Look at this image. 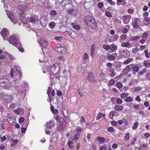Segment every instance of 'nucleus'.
I'll list each match as a JSON object with an SVG mask.
<instances>
[{
	"mask_svg": "<svg viewBox=\"0 0 150 150\" xmlns=\"http://www.w3.org/2000/svg\"><path fill=\"white\" fill-rule=\"evenodd\" d=\"M18 143V140H15L11 144L12 147L14 146L17 143Z\"/></svg>",
	"mask_w": 150,
	"mask_h": 150,
	"instance_id": "61",
	"label": "nucleus"
},
{
	"mask_svg": "<svg viewBox=\"0 0 150 150\" xmlns=\"http://www.w3.org/2000/svg\"><path fill=\"white\" fill-rule=\"evenodd\" d=\"M103 48L105 50H108L110 49V45H104L103 46Z\"/></svg>",
	"mask_w": 150,
	"mask_h": 150,
	"instance_id": "49",
	"label": "nucleus"
},
{
	"mask_svg": "<svg viewBox=\"0 0 150 150\" xmlns=\"http://www.w3.org/2000/svg\"><path fill=\"white\" fill-rule=\"evenodd\" d=\"M52 90V88L51 87H48V89L47 90V93L48 95V97L49 99V101L50 102L51 101V100L50 98V93Z\"/></svg>",
	"mask_w": 150,
	"mask_h": 150,
	"instance_id": "34",
	"label": "nucleus"
},
{
	"mask_svg": "<svg viewBox=\"0 0 150 150\" xmlns=\"http://www.w3.org/2000/svg\"><path fill=\"white\" fill-rule=\"evenodd\" d=\"M69 35L72 38H74L75 37H76L77 34L75 32L73 31L70 33V35L69 34Z\"/></svg>",
	"mask_w": 150,
	"mask_h": 150,
	"instance_id": "45",
	"label": "nucleus"
},
{
	"mask_svg": "<svg viewBox=\"0 0 150 150\" xmlns=\"http://www.w3.org/2000/svg\"><path fill=\"white\" fill-rule=\"evenodd\" d=\"M115 112V111H112L110 112L109 114V117L111 119H112L113 118Z\"/></svg>",
	"mask_w": 150,
	"mask_h": 150,
	"instance_id": "54",
	"label": "nucleus"
},
{
	"mask_svg": "<svg viewBox=\"0 0 150 150\" xmlns=\"http://www.w3.org/2000/svg\"><path fill=\"white\" fill-rule=\"evenodd\" d=\"M17 47L19 51L21 52H24V49L22 47H21V43H20V45L17 46H16Z\"/></svg>",
	"mask_w": 150,
	"mask_h": 150,
	"instance_id": "55",
	"label": "nucleus"
},
{
	"mask_svg": "<svg viewBox=\"0 0 150 150\" xmlns=\"http://www.w3.org/2000/svg\"><path fill=\"white\" fill-rule=\"evenodd\" d=\"M138 125V123L137 122H135L132 126V129L133 130L136 129Z\"/></svg>",
	"mask_w": 150,
	"mask_h": 150,
	"instance_id": "42",
	"label": "nucleus"
},
{
	"mask_svg": "<svg viewBox=\"0 0 150 150\" xmlns=\"http://www.w3.org/2000/svg\"><path fill=\"white\" fill-rule=\"evenodd\" d=\"M114 22L116 23H120L121 21L117 18H115L113 21Z\"/></svg>",
	"mask_w": 150,
	"mask_h": 150,
	"instance_id": "56",
	"label": "nucleus"
},
{
	"mask_svg": "<svg viewBox=\"0 0 150 150\" xmlns=\"http://www.w3.org/2000/svg\"><path fill=\"white\" fill-rule=\"evenodd\" d=\"M123 107L121 105H116L115 106V109L117 111H120L123 109Z\"/></svg>",
	"mask_w": 150,
	"mask_h": 150,
	"instance_id": "27",
	"label": "nucleus"
},
{
	"mask_svg": "<svg viewBox=\"0 0 150 150\" xmlns=\"http://www.w3.org/2000/svg\"><path fill=\"white\" fill-rule=\"evenodd\" d=\"M126 35L125 34H122L120 38L122 40H124L126 38Z\"/></svg>",
	"mask_w": 150,
	"mask_h": 150,
	"instance_id": "64",
	"label": "nucleus"
},
{
	"mask_svg": "<svg viewBox=\"0 0 150 150\" xmlns=\"http://www.w3.org/2000/svg\"><path fill=\"white\" fill-rule=\"evenodd\" d=\"M107 130L110 132H113L114 130V129L112 127H109L107 128Z\"/></svg>",
	"mask_w": 150,
	"mask_h": 150,
	"instance_id": "47",
	"label": "nucleus"
},
{
	"mask_svg": "<svg viewBox=\"0 0 150 150\" xmlns=\"http://www.w3.org/2000/svg\"><path fill=\"white\" fill-rule=\"evenodd\" d=\"M25 124V125H22V126L25 127H21V132L22 133H24L25 132L27 127L28 125V120L25 121L24 123Z\"/></svg>",
	"mask_w": 150,
	"mask_h": 150,
	"instance_id": "20",
	"label": "nucleus"
},
{
	"mask_svg": "<svg viewBox=\"0 0 150 150\" xmlns=\"http://www.w3.org/2000/svg\"><path fill=\"white\" fill-rule=\"evenodd\" d=\"M128 95L129 94L128 93H123L121 94L120 97L122 99H123L127 97Z\"/></svg>",
	"mask_w": 150,
	"mask_h": 150,
	"instance_id": "40",
	"label": "nucleus"
},
{
	"mask_svg": "<svg viewBox=\"0 0 150 150\" xmlns=\"http://www.w3.org/2000/svg\"><path fill=\"white\" fill-rule=\"evenodd\" d=\"M131 18L130 15L124 16L123 17V20L124 23L127 24L128 23Z\"/></svg>",
	"mask_w": 150,
	"mask_h": 150,
	"instance_id": "18",
	"label": "nucleus"
},
{
	"mask_svg": "<svg viewBox=\"0 0 150 150\" xmlns=\"http://www.w3.org/2000/svg\"><path fill=\"white\" fill-rule=\"evenodd\" d=\"M133 100V98L130 96L127 97L125 99L124 101L127 102H132Z\"/></svg>",
	"mask_w": 150,
	"mask_h": 150,
	"instance_id": "33",
	"label": "nucleus"
},
{
	"mask_svg": "<svg viewBox=\"0 0 150 150\" xmlns=\"http://www.w3.org/2000/svg\"><path fill=\"white\" fill-rule=\"evenodd\" d=\"M85 21L87 25L91 28H95L97 24L93 16H86L85 18Z\"/></svg>",
	"mask_w": 150,
	"mask_h": 150,
	"instance_id": "1",
	"label": "nucleus"
},
{
	"mask_svg": "<svg viewBox=\"0 0 150 150\" xmlns=\"http://www.w3.org/2000/svg\"><path fill=\"white\" fill-rule=\"evenodd\" d=\"M5 54L7 55L11 60H13L14 59H15V57L11 55V54L8 53L7 52L5 53Z\"/></svg>",
	"mask_w": 150,
	"mask_h": 150,
	"instance_id": "48",
	"label": "nucleus"
},
{
	"mask_svg": "<svg viewBox=\"0 0 150 150\" xmlns=\"http://www.w3.org/2000/svg\"><path fill=\"white\" fill-rule=\"evenodd\" d=\"M125 70L128 72L132 70L133 73L138 72L139 70V68L137 65L134 64L129 65L125 69Z\"/></svg>",
	"mask_w": 150,
	"mask_h": 150,
	"instance_id": "6",
	"label": "nucleus"
},
{
	"mask_svg": "<svg viewBox=\"0 0 150 150\" xmlns=\"http://www.w3.org/2000/svg\"><path fill=\"white\" fill-rule=\"evenodd\" d=\"M39 42L40 44L43 47H47L48 46V42L47 40L44 38H41Z\"/></svg>",
	"mask_w": 150,
	"mask_h": 150,
	"instance_id": "15",
	"label": "nucleus"
},
{
	"mask_svg": "<svg viewBox=\"0 0 150 150\" xmlns=\"http://www.w3.org/2000/svg\"><path fill=\"white\" fill-rule=\"evenodd\" d=\"M109 84L110 86H112L115 83V81L114 80L112 79H111L109 81Z\"/></svg>",
	"mask_w": 150,
	"mask_h": 150,
	"instance_id": "60",
	"label": "nucleus"
},
{
	"mask_svg": "<svg viewBox=\"0 0 150 150\" xmlns=\"http://www.w3.org/2000/svg\"><path fill=\"white\" fill-rule=\"evenodd\" d=\"M59 121V124L63 125L66 121V119L65 118L61 117L60 118Z\"/></svg>",
	"mask_w": 150,
	"mask_h": 150,
	"instance_id": "41",
	"label": "nucleus"
},
{
	"mask_svg": "<svg viewBox=\"0 0 150 150\" xmlns=\"http://www.w3.org/2000/svg\"><path fill=\"white\" fill-rule=\"evenodd\" d=\"M143 65L146 67H150V64L146 61L144 62Z\"/></svg>",
	"mask_w": 150,
	"mask_h": 150,
	"instance_id": "52",
	"label": "nucleus"
},
{
	"mask_svg": "<svg viewBox=\"0 0 150 150\" xmlns=\"http://www.w3.org/2000/svg\"><path fill=\"white\" fill-rule=\"evenodd\" d=\"M116 102L117 104H121L122 102V100L120 98H117L116 100Z\"/></svg>",
	"mask_w": 150,
	"mask_h": 150,
	"instance_id": "57",
	"label": "nucleus"
},
{
	"mask_svg": "<svg viewBox=\"0 0 150 150\" xmlns=\"http://www.w3.org/2000/svg\"><path fill=\"white\" fill-rule=\"evenodd\" d=\"M40 23L41 25L43 27H45L48 23V20L47 19L44 17H42L40 19Z\"/></svg>",
	"mask_w": 150,
	"mask_h": 150,
	"instance_id": "16",
	"label": "nucleus"
},
{
	"mask_svg": "<svg viewBox=\"0 0 150 150\" xmlns=\"http://www.w3.org/2000/svg\"><path fill=\"white\" fill-rule=\"evenodd\" d=\"M11 86L10 82L8 79L5 78L0 79V86L4 87L5 88L8 90Z\"/></svg>",
	"mask_w": 150,
	"mask_h": 150,
	"instance_id": "3",
	"label": "nucleus"
},
{
	"mask_svg": "<svg viewBox=\"0 0 150 150\" xmlns=\"http://www.w3.org/2000/svg\"><path fill=\"white\" fill-rule=\"evenodd\" d=\"M62 46L60 44H57L55 45V50L56 51L61 53L62 52Z\"/></svg>",
	"mask_w": 150,
	"mask_h": 150,
	"instance_id": "23",
	"label": "nucleus"
},
{
	"mask_svg": "<svg viewBox=\"0 0 150 150\" xmlns=\"http://www.w3.org/2000/svg\"><path fill=\"white\" fill-rule=\"evenodd\" d=\"M87 79L91 83H93L96 82L95 76L92 72H90L88 73L87 76Z\"/></svg>",
	"mask_w": 150,
	"mask_h": 150,
	"instance_id": "12",
	"label": "nucleus"
},
{
	"mask_svg": "<svg viewBox=\"0 0 150 150\" xmlns=\"http://www.w3.org/2000/svg\"><path fill=\"white\" fill-rule=\"evenodd\" d=\"M80 134L79 133H76L71 137V139L75 143L79 139Z\"/></svg>",
	"mask_w": 150,
	"mask_h": 150,
	"instance_id": "17",
	"label": "nucleus"
},
{
	"mask_svg": "<svg viewBox=\"0 0 150 150\" xmlns=\"http://www.w3.org/2000/svg\"><path fill=\"white\" fill-rule=\"evenodd\" d=\"M59 66L57 64H53L50 68V74L51 75H55L59 72Z\"/></svg>",
	"mask_w": 150,
	"mask_h": 150,
	"instance_id": "7",
	"label": "nucleus"
},
{
	"mask_svg": "<svg viewBox=\"0 0 150 150\" xmlns=\"http://www.w3.org/2000/svg\"><path fill=\"white\" fill-rule=\"evenodd\" d=\"M96 139L99 142H101L103 143L105 141V139L103 137H98L96 138Z\"/></svg>",
	"mask_w": 150,
	"mask_h": 150,
	"instance_id": "32",
	"label": "nucleus"
},
{
	"mask_svg": "<svg viewBox=\"0 0 150 150\" xmlns=\"http://www.w3.org/2000/svg\"><path fill=\"white\" fill-rule=\"evenodd\" d=\"M54 122L53 121H51L49 122H47V127L46 128H48V129H50L53 125Z\"/></svg>",
	"mask_w": 150,
	"mask_h": 150,
	"instance_id": "28",
	"label": "nucleus"
},
{
	"mask_svg": "<svg viewBox=\"0 0 150 150\" xmlns=\"http://www.w3.org/2000/svg\"><path fill=\"white\" fill-rule=\"evenodd\" d=\"M61 50H62V52H61V53L65 54L67 52V49L65 47H62V48Z\"/></svg>",
	"mask_w": 150,
	"mask_h": 150,
	"instance_id": "50",
	"label": "nucleus"
},
{
	"mask_svg": "<svg viewBox=\"0 0 150 150\" xmlns=\"http://www.w3.org/2000/svg\"><path fill=\"white\" fill-rule=\"evenodd\" d=\"M144 52L146 57L147 58H149V55L148 53V50L147 49L145 50L144 51Z\"/></svg>",
	"mask_w": 150,
	"mask_h": 150,
	"instance_id": "51",
	"label": "nucleus"
},
{
	"mask_svg": "<svg viewBox=\"0 0 150 150\" xmlns=\"http://www.w3.org/2000/svg\"><path fill=\"white\" fill-rule=\"evenodd\" d=\"M117 86V87L118 88H121L122 87V84L119 82H117L116 83Z\"/></svg>",
	"mask_w": 150,
	"mask_h": 150,
	"instance_id": "62",
	"label": "nucleus"
},
{
	"mask_svg": "<svg viewBox=\"0 0 150 150\" xmlns=\"http://www.w3.org/2000/svg\"><path fill=\"white\" fill-rule=\"evenodd\" d=\"M14 112L15 113L18 115L19 114L23 115L24 113L23 110L21 108H18L16 110H14Z\"/></svg>",
	"mask_w": 150,
	"mask_h": 150,
	"instance_id": "22",
	"label": "nucleus"
},
{
	"mask_svg": "<svg viewBox=\"0 0 150 150\" xmlns=\"http://www.w3.org/2000/svg\"><path fill=\"white\" fill-rule=\"evenodd\" d=\"M129 28V26L128 25H125V27L122 30V32L123 33H127L128 30Z\"/></svg>",
	"mask_w": 150,
	"mask_h": 150,
	"instance_id": "30",
	"label": "nucleus"
},
{
	"mask_svg": "<svg viewBox=\"0 0 150 150\" xmlns=\"http://www.w3.org/2000/svg\"><path fill=\"white\" fill-rule=\"evenodd\" d=\"M68 145L71 148H72L74 146V142L73 141H69L68 143Z\"/></svg>",
	"mask_w": 150,
	"mask_h": 150,
	"instance_id": "43",
	"label": "nucleus"
},
{
	"mask_svg": "<svg viewBox=\"0 0 150 150\" xmlns=\"http://www.w3.org/2000/svg\"><path fill=\"white\" fill-rule=\"evenodd\" d=\"M21 11L19 13L18 17L20 20L22 21L23 23L27 22V20L25 16V13L24 10H21Z\"/></svg>",
	"mask_w": 150,
	"mask_h": 150,
	"instance_id": "9",
	"label": "nucleus"
},
{
	"mask_svg": "<svg viewBox=\"0 0 150 150\" xmlns=\"http://www.w3.org/2000/svg\"><path fill=\"white\" fill-rule=\"evenodd\" d=\"M55 25V23L54 22H51L49 24V27L51 29H53Z\"/></svg>",
	"mask_w": 150,
	"mask_h": 150,
	"instance_id": "39",
	"label": "nucleus"
},
{
	"mask_svg": "<svg viewBox=\"0 0 150 150\" xmlns=\"http://www.w3.org/2000/svg\"><path fill=\"white\" fill-rule=\"evenodd\" d=\"M110 49L111 50L113 51H116L117 48V46L114 44L110 45Z\"/></svg>",
	"mask_w": 150,
	"mask_h": 150,
	"instance_id": "24",
	"label": "nucleus"
},
{
	"mask_svg": "<svg viewBox=\"0 0 150 150\" xmlns=\"http://www.w3.org/2000/svg\"><path fill=\"white\" fill-rule=\"evenodd\" d=\"M49 63L47 62L46 63V64H45L44 66L42 69L43 72L44 73H46L47 72L50 71V67L48 65Z\"/></svg>",
	"mask_w": 150,
	"mask_h": 150,
	"instance_id": "19",
	"label": "nucleus"
},
{
	"mask_svg": "<svg viewBox=\"0 0 150 150\" xmlns=\"http://www.w3.org/2000/svg\"><path fill=\"white\" fill-rule=\"evenodd\" d=\"M107 57L109 60H113L115 59V57L112 54H108L107 55Z\"/></svg>",
	"mask_w": 150,
	"mask_h": 150,
	"instance_id": "29",
	"label": "nucleus"
},
{
	"mask_svg": "<svg viewBox=\"0 0 150 150\" xmlns=\"http://www.w3.org/2000/svg\"><path fill=\"white\" fill-rule=\"evenodd\" d=\"M8 40L10 44L15 46L20 45V42L18 38L14 35H12L10 37Z\"/></svg>",
	"mask_w": 150,
	"mask_h": 150,
	"instance_id": "4",
	"label": "nucleus"
},
{
	"mask_svg": "<svg viewBox=\"0 0 150 150\" xmlns=\"http://www.w3.org/2000/svg\"><path fill=\"white\" fill-rule=\"evenodd\" d=\"M121 47L129 48L131 47V45L129 42H127L122 43Z\"/></svg>",
	"mask_w": 150,
	"mask_h": 150,
	"instance_id": "25",
	"label": "nucleus"
},
{
	"mask_svg": "<svg viewBox=\"0 0 150 150\" xmlns=\"http://www.w3.org/2000/svg\"><path fill=\"white\" fill-rule=\"evenodd\" d=\"M102 117V114L101 112H99L97 116L96 117V120H98L100 119Z\"/></svg>",
	"mask_w": 150,
	"mask_h": 150,
	"instance_id": "58",
	"label": "nucleus"
},
{
	"mask_svg": "<svg viewBox=\"0 0 150 150\" xmlns=\"http://www.w3.org/2000/svg\"><path fill=\"white\" fill-rule=\"evenodd\" d=\"M130 134L129 132L127 133L124 137V139L125 141H128L129 139Z\"/></svg>",
	"mask_w": 150,
	"mask_h": 150,
	"instance_id": "36",
	"label": "nucleus"
},
{
	"mask_svg": "<svg viewBox=\"0 0 150 150\" xmlns=\"http://www.w3.org/2000/svg\"><path fill=\"white\" fill-rule=\"evenodd\" d=\"M144 23L146 25H148L150 23V20L147 18H145L144 19Z\"/></svg>",
	"mask_w": 150,
	"mask_h": 150,
	"instance_id": "31",
	"label": "nucleus"
},
{
	"mask_svg": "<svg viewBox=\"0 0 150 150\" xmlns=\"http://www.w3.org/2000/svg\"><path fill=\"white\" fill-rule=\"evenodd\" d=\"M119 53L121 56L125 57H128L130 55V52L126 49L120 50L119 52Z\"/></svg>",
	"mask_w": 150,
	"mask_h": 150,
	"instance_id": "14",
	"label": "nucleus"
},
{
	"mask_svg": "<svg viewBox=\"0 0 150 150\" xmlns=\"http://www.w3.org/2000/svg\"><path fill=\"white\" fill-rule=\"evenodd\" d=\"M139 50V48L137 47L133 48L132 50V52L133 53H136Z\"/></svg>",
	"mask_w": 150,
	"mask_h": 150,
	"instance_id": "46",
	"label": "nucleus"
},
{
	"mask_svg": "<svg viewBox=\"0 0 150 150\" xmlns=\"http://www.w3.org/2000/svg\"><path fill=\"white\" fill-rule=\"evenodd\" d=\"M99 149V150H106L107 149V146L106 144L103 146H100Z\"/></svg>",
	"mask_w": 150,
	"mask_h": 150,
	"instance_id": "44",
	"label": "nucleus"
},
{
	"mask_svg": "<svg viewBox=\"0 0 150 150\" xmlns=\"http://www.w3.org/2000/svg\"><path fill=\"white\" fill-rule=\"evenodd\" d=\"M105 14L108 17H111L112 16V14L108 12H106Z\"/></svg>",
	"mask_w": 150,
	"mask_h": 150,
	"instance_id": "59",
	"label": "nucleus"
},
{
	"mask_svg": "<svg viewBox=\"0 0 150 150\" xmlns=\"http://www.w3.org/2000/svg\"><path fill=\"white\" fill-rule=\"evenodd\" d=\"M59 62V66L61 67H64L65 65V59L63 56L59 57L57 58Z\"/></svg>",
	"mask_w": 150,
	"mask_h": 150,
	"instance_id": "11",
	"label": "nucleus"
},
{
	"mask_svg": "<svg viewBox=\"0 0 150 150\" xmlns=\"http://www.w3.org/2000/svg\"><path fill=\"white\" fill-rule=\"evenodd\" d=\"M71 25H72L73 28L75 30H79L80 28V26L79 25H77L75 23H71Z\"/></svg>",
	"mask_w": 150,
	"mask_h": 150,
	"instance_id": "26",
	"label": "nucleus"
},
{
	"mask_svg": "<svg viewBox=\"0 0 150 150\" xmlns=\"http://www.w3.org/2000/svg\"><path fill=\"white\" fill-rule=\"evenodd\" d=\"M24 86L23 85V88H21V89L17 90V96H23V98H24L25 96V94L24 92L25 90L27 88V87L28 86V83L25 82H23Z\"/></svg>",
	"mask_w": 150,
	"mask_h": 150,
	"instance_id": "5",
	"label": "nucleus"
},
{
	"mask_svg": "<svg viewBox=\"0 0 150 150\" xmlns=\"http://www.w3.org/2000/svg\"><path fill=\"white\" fill-rule=\"evenodd\" d=\"M142 89V87L140 86H137L135 87L134 91L135 92L140 91Z\"/></svg>",
	"mask_w": 150,
	"mask_h": 150,
	"instance_id": "53",
	"label": "nucleus"
},
{
	"mask_svg": "<svg viewBox=\"0 0 150 150\" xmlns=\"http://www.w3.org/2000/svg\"><path fill=\"white\" fill-rule=\"evenodd\" d=\"M38 20V18L36 16H32L30 17L29 21L30 22L35 23L37 22Z\"/></svg>",
	"mask_w": 150,
	"mask_h": 150,
	"instance_id": "21",
	"label": "nucleus"
},
{
	"mask_svg": "<svg viewBox=\"0 0 150 150\" xmlns=\"http://www.w3.org/2000/svg\"><path fill=\"white\" fill-rule=\"evenodd\" d=\"M6 12L8 17L10 19V20L14 24H16L18 22V19L15 18L14 15L11 11H10L7 10L6 11Z\"/></svg>",
	"mask_w": 150,
	"mask_h": 150,
	"instance_id": "8",
	"label": "nucleus"
},
{
	"mask_svg": "<svg viewBox=\"0 0 150 150\" xmlns=\"http://www.w3.org/2000/svg\"><path fill=\"white\" fill-rule=\"evenodd\" d=\"M141 20L138 18H135L132 21V25L133 28H137L139 26V24L140 23Z\"/></svg>",
	"mask_w": 150,
	"mask_h": 150,
	"instance_id": "13",
	"label": "nucleus"
},
{
	"mask_svg": "<svg viewBox=\"0 0 150 150\" xmlns=\"http://www.w3.org/2000/svg\"><path fill=\"white\" fill-rule=\"evenodd\" d=\"M63 124H59L58 125L57 127V129L59 132H61L62 131L63 128Z\"/></svg>",
	"mask_w": 150,
	"mask_h": 150,
	"instance_id": "37",
	"label": "nucleus"
},
{
	"mask_svg": "<svg viewBox=\"0 0 150 150\" xmlns=\"http://www.w3.org/2000/svg\"><path fill=\"white\" fill-rule=\"evenodd\" d=\"M135 100L138 102H140L141 101L140 96L139 95L137 96L135 99Z\"/></svg>",
	"mask_w": 150,
	"mask_h": 150,
	"instance_id": "63",
	"label": "nucleus"
},
{
	"mask_svg": "<svg viewBox=\"0 0 150 150\" xmlns=\"http://www.w3.org/2000/svg\"><path fill=\"white\" fill-rule=\"evenodd\" d=\"M132 61L133 59L132 58H129L123 62V64H127Z\"/></svg>",
	"mask_w": 150,
	"mask_h": 150,
	"instance_id": "35",
	"label": "nucleus"
},
{
	"mask_svg": "<svg viewBox=\"0 0 150 150\" xmlns=\"http://www.w3.org/2000/svg\"><path fill=\"white\" fill-rule=\"evenodd\" d=\"M13 69H11L10 71V76L12 78H13V81L15 82L18 81L20 79L22 76V74L20 71L17 70L14 72Z\"/></svg>",
	"mask_w": 150,
	"mask_h": 150,
	"instance_id": "2",
	"label": "nucleus"
},
{
	"mask_svg": "<svg viewBox=\"0 0 150 150\" xmlns=\"http://www.w3.org/2000/svg\"><path fill=\"white\" fill-rule=\"evenodd\" d=\"M149 34L146 31L144 32L142 35V37L143 39H146L148 36Z\"/></svg>",
	"mask_w": 150,
	"mask_h": 150,
	"instance_id": "38",
	"label": "nucleus"
},
{
	"mask_svg": "<svg viewBox=\"0 0 150 150\" xmlns=\"http://www.w3.org/2000/svg\"><path fill=\"white\" fill-rule=\"evenodd\" d=\"M1 33L4 40H8L7 36L9 34V32L6 28L3 29Z\"/></svg>",
	"mask_w": 150,
	"mask_h": 150,
	"instance_id": "10",
	"label": "nucleus"
}]
</instances>
